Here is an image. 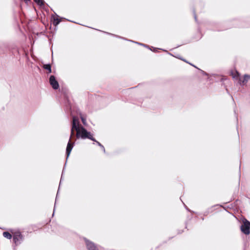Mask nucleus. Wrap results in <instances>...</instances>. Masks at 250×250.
Returning <instances> with one entry per match:
<instances>
[{"label": "nucleus", "instance_id": "nucleus-12", "mask_svg": "<svg viewBox=\"0 0 250 250\" xmlns=\"http://www.w3.org/2000/svg\"><path fill=\"white\" fill-rule=\"evenodd\" d=\"M3 236L8 239H11L12 238H13V234H11L8 231H4L3 232Z\"/></svg>", "mask_w": 250, "mask_h": 250}, {"label": "nucleus", "instance_id": "nucleus-6", "mask_svg": "<svg viewBox=\"0 0 250 250\" xmlns=\"http://www.w3.org/2000/svg\"><path fill=\"white\" fill-rule=\"evenodd\" d=\"M49 81L50 84L54 89L57 90L59 88V83L54 75H51L50 76Z\"/></svg>", "mask_w": 250, "mask_h": 250}, {"label": "nucleus", "instance_id": "nucleus-21", "mask_svg": "<svg viewBox=\"0 0 250 250\" xmlns=\"http://www.w3.org/2000/svg\"><path fill=\"white\" fill-rule=\"evenodd\" d=\"M201 71H202V73L203 75H205V76H208V74L207 72H206L205 71H204L203 70H201Z\"/></svg>", "mask_w": 250, "mask_h": 250}, {"label": "nucleus", "instance_id": "nucleus-2", "mask_svg": "<svg viewBox=\"0 0 250 250\" xmlns=\"http://www.w3.org/2000/svg\"><path fill=\"white\" fill-rule=\"evenodd\" d=\"M75 140H76V139H75L73 142H71V139H69V141H68V142L67 143L66 148V160H67V159L68 158V157H69V155L70 154V153L71 152V150H72V148H73V147H74V146L75 145ZM66 162H67V160H66ZM66 164V162H65V165H64V167L63 168L62 171V176H61V180H60L59 186H60V184H61V183L62 182V176H63V173H64V168H65ZM59 189H60V187H59V188H58V192H57V195H56V197L55 203V205H54V211L55 210V209L56 203V201H57V198H58V193H59ZM54 213V212H53V214Z\"/></svg>", "mask_w": 250, "mask_h": 250}, {"label": "nucleus", "instance_id": "nucleus-29", "mask_svg": "<svg viewBox=\"0 0 250 250\" xmlns=\"http://www.w3.org/2000/svg\"><path fill=\"white\" fill-rule=\"evenodd\" d=\"M244 250H245V249H244Z\"/></svg>", "mask_w": 250, "mask_h": 250}, {"label": "nucleus", "instance_id": "nucleus-14", "mask_svg": "<svg viewBox=\"0 0 250 250\" xmlns=\"http://www.w3.org/2000/svg\"><path fill=\"white\" fill-rule=\"evenodd\" d=\"M94 142H95L97 144V145L100 146V148H102L104 153H105V149L103 145H102L99 142L97 141L96 140V141Z\"/></svg>", "mask_w": 250, "mask_h": 250}, {"label": "nucleus", "instance_id": "nucleus-20", "mask_svg": "<svg viewBox=\"0 0 250 250\" xmlns=\"http://www.w3.org/2000/svg\"><path fill=\"white\" fill-rule=\"evenodd\" d=\"M193 14H194V17L195 20L196 21H197V17H196V14H195V11L194 10H193Z\"/></svg>", "mask_w": 250, "mask_h": 250}, {"label": "nucleus", "instance_id": "nucleus-5", "mask_svg": "<svg viewBox=\"0 0 250 250\" xmlns=\"http://www.w3.org/2000/svg\"><path fill=\"white\" fill-rule=\"evenodd\" d=\"M81 125L80 124V122L78 117L73 116L72 119V126L71 128V135L70 136V139H71L72 138V135L74 134V130L78 127L81 126Z\"/></svg>", "mask_w": 250, "mask_h": 250}, {"label": "nucleus", "instance_id": "nucleus-9", "mask_svg": "<svg viewBox=\"0 0 250 250\" xmlns=\"http://www.w3.org/2000/svg\"><path fill=\"white\" fill-rule=\"evenodd\" d=\"M61 21L60 17L56 14L55 17H53V24L54 26H57Z\"/></svg>", "mask_w": 250, "mask_h": 250}, {"label": "nucleus", "instance_id": "nucleus-25", "mask_svg": "<svg viewBox=\"0 0 250 250\" xmlns=\"http://www.w3.org/2000/svg\"><path fill=\"white\" fill-rule=\"evenodd\" d=\"M241 165L239 166V170H240Z\"/></svg>", "mask_w": 250, "mask_h": 250}, {"label": "nucleus", "instance_id": "nucleus-23", "mask_svg": "<svg viewBox=\"0 0 250 250\" xmlns=\"http://www.w3.org/2000/svg\"><path fill=\"white\" fill-rule=\"evenodd\" d=\"M185 208H186L188 211H189V209L187 208V206H186V207H185Z\"/></svg>", "mask_w": 250, "mask_h": 250}, {"label": "nucleus", "instance_id": "nucleus-22", "mask_svg": "<svg viewBox=\"0 0 250 250\" xmlns=\"http://www.w3.org/2000/svg\"><path fill=\"white\" fill-rule=\"evenodd\" d=\"M26 3H28V2L31 1V0H23Z\"/></svg>", "mask_w": 250, "mask_h": 250}, {"label": "nucleus", "instance_id": "nucleus-7", "mask_svg": "<svg viewBox=\"0 0 250 250\" xmlns=\"http://www.w3.org/2000/svg\"><path fill=\"white\" fill-rule=\"evenodd\" d=\"M86 248L88 250H99L97 245L93 242L88 240L86 238H84Z\"/></svg>", "mask_w": 250, "mask_h": 250}, {"label": "nucleus", "instance_id": "nucleus-3", "mask_svg": "<svg viewBox=\"0 0 250 250\" xmlns=\"http://www.w3.org/2000/svg\"><path fill=\"white\" fill-rule=\"evenodd\" d=\"M11 233L13 234V247L14 250L16 247L21 245L24 240V236L19 230H11Z\"/></svg>", "mask_w": 250, "mask_h": 250}, {"label": "nucleus", "instance_id": "nucleus-13", "mask_svg": "<svg viewBox=\"0 0 250 250\" xmlns=\"http://www.w3.org/2000/svg\"><path fill=\"white\" fill-rule=\"evenodd\" d=\"M128 41L129 42H134L135 43H137L138 44H139L140 45H142V46H143L145 47H146L148 49H150V46L147 44H144V43H140V42H134V41H131V40H128Z\"/></svg>", "mask_w": 250, "mask_h": 250}, {"label": "nucleus", "instance_id": "nucleus-8", "mask_svg": "<svg viewBox=\"0 0 250 250\" xmlns=\"http://www.w3.org/2000/svg\"><path fill=\"white\" fill-rule=\"evenodd\" d=\"M249 79H250V75L245 74L244 76L243 80L239 79V83L241 85H244L247 83Z\"/></svg>", "mask_w": 250, "mask_h": 250}, {"label": "nucleus", "instance_id": "nucleus-4", "mask_svg": "<svg viewBox=\"0 0 250 250\" xmlns=\"http://www.w3.org/2000/svg\"><path fill=\"white\" fill-rule=\"evenodd\" d=\"M240 229L242 232L246 235H249L250 233V222L245 218L242 219Z\"/></svg>", "mask_w": 250, "mask_h": 250}, {"label": "nucleus", "instance_id": "nucleus-1", "mask_svg": "<svg viewBox=\"0 0 250 250\" xmlns=\"http://www.w3.org/2000/svg\"><path fill=\"white\" fill-rule=\"evenodd\" d=\"M74 130L76 131V139L83 140L88 139L92 141H96V139L93 137V134L83 126L81 125V126Z\"/></svg>", "mask_w": 250, "mask_h": 250}, {"label": "nucleus", "instance_id": "nucleus-16", "mask_svg": "<svg viewBox=\"0 0 250 250\" xmlns=\"http://www.w3.org/2000/svg\"><path fill=\"white\" fill-rule=\"evenodd\" d=\"M81 119L82 120V122L83 125H84L86 126L87 125L86 118L85 117H84L82 115H81Z\"/></svg>", "mask_w": 250, "mask_h": 250}, {"label": "nucleus", "instance_id": "nucleus-27", "mask_svg": "<svg viewBox=\"0 0 250 250\" xmlns=\"http://www.w3.org/2000/svg\"><path fill=\"white\" fill-rule=\"evenodd\" d=\"M67 20V21H70V20ZM71 22H73V21H71Z\"/></svg>", "mask_w": 250, "mask_h": 250}, {"label": "nucleus", "instance_id": "nucleus-28", "mask_svg": "<svg viewBox=\"0 0 250 250\" xmlns=\"http://www.w3.org/2000/svg\"><path fill=\"white\" fill-rule=\"evenodd\" d=\"M169 55H171V56H173L172 54L171 53H168Z\"/></svg>", "mask_w": 250, "mask_h": 250}, {"label": "nucleus", "instance_id": "nucleus-18", "mask_svg": "<svg viewBox=\"0 0 250 250\" xmlns=\"http://www.w3.org/2000/svg\"><path fill=\"white\" fill-rule=\"evenodd\" d=\"M104 33H106V34H108V35H112V36H114V37H117V38H121V39H125H125L124 38L121 37L119 36H118V35H114V34H111V33H108V32H104Z\"/></svg>", "mask_w": 250, "mask_h": 250}, {"label": "nucleus", "instance_id": "nucleus-10", "mask_svg": "<svg viewBox=\"0 0 250 250\" xmlns=\"http://www.w3.org/2000/svg\"><path fill=\"white\" fill-rule=\"evenodd\" d=\"M217 206H218L217 205ZM216 206V205H214V206H213L212 207H211L210 208H208V209H207L204 212H203V215L204 216H207L208 215L209 213H211L212 212H213V208H214V207Z\"/></svg>", "mask_w": 250, "mask_h": 250}, {"label": "nucleus", "instance_id": "nucleus-11", "mask_svg": "<svg viewBox=\"0 0 250 250\" xmlns=\"http://www.w3.org/2000/svg\"><path fill=\"white\" fill-rule=\"evenodd\" d=\"M43 68L47 70L48 73H51L52 72L51 65L50 63H47L43 65Z\"/></svg>", "mask_w": 250, "mask_h": 250}, {"label": "nucleus", "instance_id": "nucleus-15", "mask_svg": "<svg viewBox=\"0 0 250 250\" xmlns=\"http://www.w3.org/2000/svg\"><path fill=\"white\" fill-rule=\"evenodd\" d=\"M34 1L40 6H42L44 5V1L43 0H34Z\"/></svg>", "mask_w": 250, "mask_h": 250}, {"label": "nucleus", "instance_id": "nucleus-24", "mask_svg": "<svg viewBox=\"0 0 250 250\" xmlns=\"http://www.w3.org/2000/svg\"><path fill=\"white\" fill-rule=\"evenodd\" d=\"M183 232V230H182V231L179 232L178 233H182Z\"/></svg>", "mask_w": 250, "mask_h": 250}, {"label": "nucleus", "instance_id": "nucleus-26", "mask_svg": "<svg viewBox=\"0 0 250 250\" xmlns=\"http://www.w3.org/2000/svg\"><path fill=\"white\" fill-rule=\"evenodd\" d=\"M202 220H204V217H202Z\"/></svg>", "mask_w": 250, "mask_h": 250}, {"label": "nucleus", "instance_id": "nucleus-17", "mask_svg": "<svg viewBox=\"0 0 250 250\" xmlns=\"http://www.w3.org/2000/svg\"><path fill=\"white\" fill-rule=\"evenodd\" d=\"M151 48H152V49L150 47L149 49L154 52H156L157 51L158 49H161L162 50H163L164 51L167 52V51L163 49L157 48H155V47H151Z\"/></svg>", "mask_w": 250, "mask_h": 250}, {"label": "nucleus", "instance_id": "nucleus-19", "mask_svg": "<svg viewBox=\"0 0 250 250\" xmlns=\"http://www.w3.org/2000/svg\"><path fill=\"white\" fill-rule=\"evenodd\" d=\"M176 58H179V57H176ZM179 59H180L181 60H183V61H184V62H187V63H189V62H188L186 60L183 59H182V58H179ZM189 64H190V65H191L193 66L194 67H196L195 65H194L193 64H192L191 63H189Z\"/></svg>", "mask_w": 250, "mask_h": 250}]
</instances>
